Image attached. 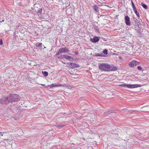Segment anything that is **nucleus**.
Returning a JSON list of instances; mask_svg holds the SVG:
<instances>
[{
    "instance_id": "nucleus-3",
    "label": "nucleus",
    "mask_w": 149,
    "mask_h": 149,
    "mask_svg": "<svg viewBox=\"0 0 149 149\" xmlns=\"http://www.w3.org/2000/svg\"><path fill=\"white\" fill-rule=\"evenodd\" d=\"M69 50L66 47H64L63 48H60L59 49L58 51L57 52L56 56L58 55L60 53H68Z\"/></svg>"
},
{
    "instance_id": "nucleus-13",
    "label": "nucleus",
    "mask_w": 149,
    "mask_h": 149,
    "mask_svg": "<svg viewBox=\"0 0 149 149\" xmlns=\"http://www.w3.org/2000/svg\"><path fill=\"white\" fill-rule=\"evenodd\" d=\"M35 11L37 13H41L42 12V10L41 8H38V7H34Z\"/></svg>"
},
{
    "instance_id": "nucleus-27",
    "label": "nucleus",
    "mask_w": 149,
    "mask_h": 149,
    "mask_svg": "<svg viewBox=\"0 0 149 149\" xmlns=\"http://www.w3.org/2000/svg\"><path fill=\"white\" fill-rule=\"evenodd\" d=\"M137 68L138 69V70H142V67L140 66H137Z\"/></svg>"
},
{
    "instance_id": "nucleus-42",
    "label": "nucleus",
    "mask_w": 149,
    "mask_h": 149,
    "mask_svg": "<svg viewBox=\"0 0 149 149\" xmlns=\"http://www.w3.org/2000/svg\"><path fill=\"white\" fill-rule=\"evenodd\" d=\"M72 86H70V87H71V89L72 88Z\"/></svg>"
},
{
    "instance_id": "nucleus-8",
    "label": "nucleus",
    "mask_w": 149,
    "mask_h": 149,
    "mask_svg": "<svg viewBox=\"0 0 149 149\" xmlns=\"http://www.w3.org/2000/svg\"><path fill=\"white\" fill-rule=\"evenodd\" d=\"M99 40L100 37L96 36L94 37L93 38L91 39V41L94 43H96L98 42Z\"/></svg>"
},
{
    "instance_id": "nucleus-2",
    "label": "nucleus",
    "mask_w": 149,
    "mask_h": 149,
    "mask_svg": "<svg viewBox=\"0 0 149 149\" xmlns=\"http://www.w3.org/2000/svg\"><path fill=\"white\" fill-rule=\"evenodd\" d=\"M98 68L101 70L109 71V69L110 68V65L108 63H100L99 64Z\"/></svg>"
},
{
    "instance_id": "nucleus-12",
    "label": "nucleus",
    "mask_w": 149,
    "mask_h": 149,
    "mask_svg": "<svg viewBox=\"0 0 149 149\" xmlns=\"http://www.w3.org/2000/svg\"><path fill=\"white\" fill-rule=\"evenodd\" d=\"M117 70V68L113 65H110V68L109 69V71H116Z\"/></svg>"
},
{
    "instance_id": "nucleus-44",
    "label": "nucleus",
    "mask_w": 149,
    "mask_h": 149,
    "mask_svg": "<svg viewBox=\"0 0 149 149\" xmlns=\"http://www.w3.org/2000/svg\"><path fill=\"white\" fill-rule=\"evenodd\" d=\"M14 34H15V32H14Z\"/></svg>"
},
{
    "instance_id": "nucleus-28",
    "label": "nucleus",
    "mask_w": 149,
    "mask_h": 149,
    "mask_svg": "<svg viewBox=\"0 0 149 149\" xmlns=\"http://www.w3.org/2000/svg\"><path fill=\"white\" fill-rule=\"evenodd\" d=\"M121 87H123L125 88L126 84H122L119 85Z\"/></svg>"
},
{
    "instance_id": "nucleus-9",
    "label": "nucleus",
    "mask_w": 149,
    "mask_h": 149,
    "mask_svg": "<svg viewBox=\"0 0 149 149\" xmlns=\"http://www.w3.org/2000/svg\"><path fill=\"white\" fill-rule=\"evenodd\" d=\"M63 57L69 60L70 61H72L73 60V58L71 56L66 55H63Z\"/></svg>"
},
{
    "instance_id": "nucleus-20",
    "label": "nucleus",
    "mask_w": 149,
    "mask_h": 149,
    "mask_svg": "<svg viewBox=\"0 0 149 149\" xmlns=\"http://www.w3.org/2000/svg\"><path fill=\"white\" fill-rule=\"evenodd\" d=\"M135 13L138 17H140V15L139 13L137 12L136 9L134 10Z\"/></svg>"
},
{
    "instance_id": "nucleus-22",
    "label": "nucleus",
    "mask_w": 149,
    "mask_h": 149,
    "mask_svg": "<svg viewBox=\"0 0 149 149\" xmlns=\"http://www.w3.org/2000/svg\"><path fill=\"white\" fill-rule=\"evenodd\" d=\"M128 111L129 110L127 109H123L122 110L121 112L122 113H124L125 112H128Z\"/></svg>"
},
{
    "instance_id": "nucleus-14",
    "label": "nucleus",
    "mask_w": 149,
    "mask_h": 149,
    "mask_svg": "<svg viewBox=\"0 0 149 149\" xmlns=\"http://www.w3.org/2000/svg\"><path fill=\"white\" fill-rule=\"evenodd\" d=\"M141 86V85L139 84H131V88H134Z\"/></svg>"
},
{
    "instance_id": "nucleus-21",
    "label": "nucleus",
    "mask_w": 149,
    "mask_h": 149,
    "mask_svg": "<svg viewBox=\"0 0 149 149\" xmlns=\"http://www.w3.org/2000/svg\"><path fill=\"white\" fill-rule=\"evenodd\" d=\"M80 67V66L79 64L74 63V68H79Z\"/></svg>"
},
{
    "instance_id": "nucleus-37",
    "label": "nucleus",
    "mask_w": 149,
    "mask_h": 149,
    "mask_svg": "<svg viewBox=\"0 0 149 149\" xmlns=\"http://www.w3.org/2000/svg\"><path fill=\"white\" fill-rule=\"evenodd\" d=\"M131 3H132V5H134V3L133 2V1H132V0H131Z\"/></svg>"
},
{
    "instance_id": "nucleus-38",
    "label": "nucleus",
    "mask_w": 149,
    "mask_h": 149,
    "mask_svg": "<svg viewBox=\"0 0 149 149\" xmlns=\"http://www.w3.org/2000/svg\"><path fill=\"white\" fill-rule=\"evenodd\" d=\"M3 134H2V133L1 132H0V136H2Z\"/></svg>"
},
{
    "instance_id": "nucleus-18",
    "label": "nucleus",
    "mask_w": 149,
    "mask_h": 149,
    "mask_svg": "<svg viewBox=\"0 0 149 149\" xmlns=\"http://www.w3.org/2000/svg\"><path fill=\"white\" fill-rule=\"evenodd\" d=\"M42 73L43 75L45 77H47L48 75V73L47 71H42Z\"/></svg>"
},
{
    "instance_id": "nucleus-1",
    "label": "nucleus",
    "mask_w": 149,
    "mask_h": 149,
    "mask_svg": "<svg viewBox=\"0 0 149 149\" xmlns=\"http://www.w3.org/2000/svg\"><path fill=\"white\" fill-rule=\"evenodd\" d=\"M7 96L9 103L17 102L19 100V95L16 94H10Z\"/></svg>"
},
{
    "instance_id": "nucleus-25",
    "label": "nucleus",
    "mask_w": 149,
    "mask_h": 149,
    "mask_svg": "<svg viewBox=\"0 0 149 149\" xmlns=\"http://www.w3.org/2000/svg\"><path fill=\"white\" fill-rule=\"evenodd\" d=\"M65 126V125H60L58 126V127L59 128H60L63 127Z\"/></svg>"
},
{
    "instance_id": "nucleus-23",
    "label": "nucleus",
    "mask_w": 149,
    "mask_h": 149,
    "mask_svg": "<svg viewBox=\"0 0 149 149\" xmlns=\"http://www.w3.org/2000/svg\"><path fill=\"white\" fill-rule=\"evenodd\" d=\"M108 50L107 49H105L103 51L102 53L104 54L107 55L108 54L107 53Z\"/></svg>"
},
{
    "instance_id": "nucleus-31",
    "label": "nucleus",
    "mask_w": 149,
    "mask_h": 149,
    "mask_svg": "<svg viewBox=\"0 0 149 149\" xmlns=\"http://www.w3.org/2000/svg\"><path fill=\"white\" fill-rule=\"evenodd\" d=\"M3 41L1 39H0V45L3 44Z\"/></svg>"
},
{
    "instance_id": "nucleus-17",
    "label": "nucleus",
    "mask_w": 149,
    "mask_h": 149,
    "mask_svg": "<svg viewBox=\"0 0 149 149\" xmlns=\"http://www.w3.org/2000/svg\"><path fill=\"white\" fill-rule=\"evenodd\" d=\"M141 5L145 9H148V6L146 4H144L143 3H141Z\"/></svg>"
},
{
    "instance_id": "nucleus-4",
    "label": "nucleus",
    "mask_w": 149,
    "mask_h": 149,
    "mask_svg": "<svg viewBox=\"0 0 149 149\" xmlns=\"http://www.w3.org/2000/svg\"><path fill=\"white\" fill-rule=\"evenodd\" d=\"M139 22L138 19L134 17H133L131 25H132L135 28H136L137 26L139 27Z\"/></svg>"
},
{
    "instance_id": "nucleus-46",
    "label": "nucleus",
    "mask_w": 149,
    "mask_h": 149,
    "mask_svg": "<svg viewBox=\"0 0 149 149\" xmlns=\"http://www.w3.org/2000/svg\"><path fill=\"white\" fill-rule=\"evenodd\" d=\"M69 54L70 55H71V54Z\"/></svg>"
},
{
    "instance_id": "nucleus-43",
    "label": "nucleus",
    "mask_w": 149,
    "mask_h": 149,
    "mask_svg": "<svg viewBox=\"0 0 149 149\" xmlns=\"http://www.w3.org/2000/svg\"><path fill=\"white\" fill-rule=\"evenodd\" d=\"M119 58H120V59L121 58V57H119Z\"/></svg>"
},
{
    "instance_id": "nucleus-45",
    "label": "nucleus",
    "mask_w": 149,
    "mask_h": 149,
    "mask_svg": "<svg viewBox=\"0 0 149 149\" xmlns=\"http://www.w3.org/2000/svg\"><path fill=\"white\" fill-rule=\"evenodd\" d=\"M102 16V15H101L100 16V17H101Z\"/></svg>"
},
{
    "instance_id": "nucleus-10",
    "label": "nucleus",
    "mask_w": 149,
    "mask_h": 149,
    "mask_svg": "<svg viewBox=\"0 0 149 149\" xmlns=\"http://www.w3.org/2000/svg\"><path fill=\"white\" fill-rule=\"evenodd\" d=\"M66 64L67 65V66L68 67L71 68H74V63L68 62L66 63Z\"/></svg>"
},
{
    "instance_id": "nucleus-11",
    "label": "nucleus",
    "mask_w": 149,
    "mask_h": 149,
    "mask_svg": "<svg viewBox=\"0 0 149 149\" xmlns=\"http://www.w3.org/2000/svg\"><path fill=\"white\" fill-rule=\"evenodd\" d=\"M62 86V84H52L50 85H48V87H50V88L52 87H55V86Z\"/></svg>"
},
{
    "instance_id": "nucleus-40",
    "label": "nucleus",
    "mask_w": 149,
    "mask_h": 149,
    "mask_svg": "<svg viewBox=\"0 0 149 149\" xmlns=\"http://www.w3.org/2000/svg\"><path fill=\"white\" fill-rule=\"evenodd\" d=\"M42 85L43 86H45V84H42Z\"/></svg>"
},
{
    "instance_id": "nucleus-35",
    "label": "nucleus",
    "mask_w": 149,
    "mask_h": 149,
    "mask_svg": "<svg viewBox=\"0 0 149 149\" xmlns=\"http://www.w3.org/2000/svg\"><path fill=\"white\" fill-rule=\"evenodd\" d=\"M58 58L60 59V58H64L63 57V55H61V56H60L59 57H58Z\"/></svg>"
},
{
    "instance_id": "nucleus-6",
    "label": "nucleus",
    "mask_w": 149,
    "mask_h": 149,
    "mask_svg": "<svg viewBox=\"0 0 149 149\" xmlns=\"http://www.w3.org/2000/svg\"><path fill=\"white\" fill-rule=\"evenodd\" d=\"M140 63V62L137 61L135 60H133L130 62L129 65L131 67H134V66L139 65Z\"/></svg>"
},
{
    "instance_id": "nucleus-15",
    "label": "nucleus",
    "mask_w": 149,
    "mask_h": 149,
    "mask_svg": "<svg viewBox=\"0 0 149 149\" xmlns=\"http://www.w3.org/2000/svg\"><path fill=\"white\" fill-rule=\"evenodd\" d=\"M93 28L95 31V32L99 33H100V31L98 27L96 25L93 26Z\"/></svg>"
},
{
    "instance_id": "nucleus-16",
    "label": "nucleus",
    "mask_w": 149,
    "mask_h": 149,
    "mask_svg": "<svg viewBox=\"0 0 149 149\" xmlns=\"http://www.w3.org/2000/svg\"><path fill=\"white\" fill-rule=\"evenodd\" d=\"M42 45L44 47L43 45ZM36 46L40 48H42L43 47H42V45L41 43H38L36 44Z\"/></svg>"
},
{
    "instance_id": "nucleus-32",
    "label": "nucleus",
    "mask_w": 149,
    "mask_h": 149,
    "mask_svg": "<svg viewBox=\"0 0 149 149\" xmlns=\"http://www.w3.org/2000/svg\"><path fill=\"white\" fill-rule=\"evenodd\" d=\"M111 113H112V112H111V111H108L106 113V114H107V115H109Z\"/></svg>"
},
{
    "instance_id": "nucleus-41",
    "label": "nucleus",
    "mask_w": 149,
    "mask_h": 149,
    "mask_svg": "<svg viewBox=\"0 0 149 149\" xmlns=\"http://www.w3.org/2000/svg\"><path fill=\"white\" fill-rule=\"evenodd\" d=\"M62 63H63V64H66V63H65V62H62Z\"/></svg>"
},
{
    "instance_id": "nucleus-26",
    "label": "nucleus",
    "mask_w": 149,
    "mask_h": 149,
    "mask_svg": "<svg viewBox=\"0 0 149 149\" xmlns=\"http://www.w3.org/2000/svg\"><path fill=\"white\" fill-rule=\"evenodd\" d=\"M125 88H131V84H126Z\"/></svg>"
},
{
    "instance_id": "nucleus-30",
    "label": "nucleus",
    "mask_w": 149,
    "mask_h": 149,
    "mask_svg": "<svg viewBox=\"0 0 149 149\" xmlns=\"http://www.w3.org/2000/svg\"><path fill=\"white\" fill-rule=\"evenodd\" d=\"M95 55L96 56H100V54H98V53H96L95 54Z\"/></svg>"
},
{
    "instance_id": "nucleus-24",
    "label": "nucleus",
    "mask_w": 149,
    "mask_h": 149,
    "mask_svg": "<svg viewBox=\"0 0 149 149\" xmlns=\"http://www.w3.org/2000/svg\"><path fill=\"white\" fill-rule=\"evenodd\" d=\"M135 29L136 30V31L138 33L140 34H141V30L140 29Z\"/></svg>"
},
{
    "instance_id": "nucleus-36",
    "label": "nucleus",
    "mask_w": 149,
    "mask_h": 149,
    "mask_svg": "<svg viewBox=\"0 0 149 149\" xmlns=\"http://www.w3.org/2000/svg\"><path fill=\"white\" fill-rule=\"evenodd\" d=\"M74 53L76 55H77L78 54V52H75Z\"/></svg>"
},
{
    "instance_id": "nucleus-19",
    "label": "nucleus",
    "mask_w": 149,
    "mask_h": 149,
    "mask_svg": "<svg viewBox=\"0 0 149 149\" xmlns=\"http://www.w3.org/2000/svg\"><path fill=\"white\" fill-rule=\"evenodd\" d=\"M93 9L95 10L97 12L99 10V9L97 6L96 5H95L93 6Z\"/></svg>"
},
{
    "instance_id": "nucleus-5",
    "label": "nucleus",
    "mask_w": 149,
    "mask_h": 149,
    "mask_svg": "<svg viewBox=\"0 0 149 149\" xmlns=\"http://www.w3.org/2000/svg\"><path fill=\"white\" fill-rule=\"evenodd\" d=\"M0 104L7 105L9 103L7 96L0 98Z\"/></svg>"
},
{
    "instance_id": "nucleus-39",
    "label": "nucleus",
    "mask_w": 149,
    "mask_h": 149,
    "mask_svg": "<svg viewBox=\"0 0 149 149\" xmlns=\"http://www.w3.org/2000/svg\"><path fill=\"white\" fill-rule=\"evenodd\" d=\"M4 22V20H3L2 21H0V23H1V22Z\"/></svg>"
},
{
    "instance_id": "nucleus-33",
    "label": "nucleus",
    "mask_w": 149,
    "mask_h": 149,
    "mask_svg": "<svg viewBox=\"0 0 149 149\" xmlns=\"http://www.w3.org/2000/svg\"><path fill=\"white\" fill-rule=\"evenodd\" d=\"M100 54V56H101V57H104V55L102 53Z\"/></svg>"
},
{
    "instance_id": "nucleus-34",
    "label": "nucleus",
    "mask_w": 149,
    "mask_h": 149,
    "mask_svg": "<svg viewBox=\"0 0 149 149\" xmlns=\"http://www.w3.org/2000/svg\"><path fill=\"white\" fill-rule=\"evenodd\" d=\"M134 111L133 110H129L128 111V112H130L131 113H132L133 112H134Z\"/></svg>"
},
{
    "instance_id": "nucleus-29",
    "label": "nucleus",
    "mask_w": 149,
    "mask_h": 149,
    "mask_svg": "<svg viewBox=\"0 0 149 149\" xmlns=\"http://www.w3.org/2000/svg\"><path fill=\"white\" fill-rule=\"evenodd\" d=\"M132 6L134 10L136 9L134 5H132Z\"/></svg>"
},
{
    "instance_id": "nucleus-7",
    "label": "nucleus",
    "mask_w": 149,
    "mask_h": 149,
    "mask_svg": "<svg viewBox=\"0 0 149 149\" xmlns=\"http://www.w3.org/2000/svg\"><path fill=\"white\" fill-rule=\"evenodd\" d=\"M125 21L126 25L130 26L131 25V22L130 20V18L127 15L125 17Z\"/></svg>"
}]
</instances>
